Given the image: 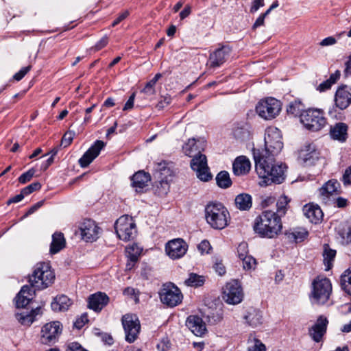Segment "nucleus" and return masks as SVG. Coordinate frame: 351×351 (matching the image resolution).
<instances>
[{
	"instance_id": "obj_34",
	"label": "nucleus",
	"mask_w": 351,
	"mask_h": 351,
	"mask_svg": "<svg viewBox=\"0 0 351 351\" xmlns=\"http://www.w3.org/2000/svg\"><path fill=\"white\" fill-rule=\"evenodd\" d=\"M65 239L61 232H55L52 236V242L50 246L51 254H56L65 246Z\"/></svg>"
},
{
	"instance_id": "obj_36",
	"label": "nucleus",
	"mask_w": 351,
	"mask_h": 351,
	"mask_svg": "<svg viewBox=\"0 0 351 351\" xmlns=\"http://www.w3.org/2000/svg\"><path fill=\"white\" fill-rule=\"evenodd\" d=\"M338 235L341 238V243L347 245L351 243V223H345L338 228Z\"/></svg>"
},
{
	"instance_id": "obj_25",
	"label": "nucleus",
	"mask_w": 351,
	"mask_h": 351,
	"mask_svg": "<svg viewBox=\"0 0 351 351\" xmlns=\"http://www.w3.org/2000/svg\"><path fill=\"white\" fill-rule=\"evenodd\" d=\"M303 213L312 223L317 224L322 222L324 213L318 205L308 204L303 207Z\"/></svg>"
},
{
	"instance_id": "obj_59",
	"label": "nucleus",
	"mask_w": 351,
	"mask_h": 351,
	"mask_svg": "<svg viewBox=\"0 0 351 351\" xmlns=\"http://www.w3.org/2000/svg\"><path fill=\"white\" fill-rule=\"evenodd\" d=\"M332 85L331 83L326 80V81L322 82L317 88V90L319 92H324L331 88Z\"/></svg>"
},
{
	"instance_id": "obj_21",
	"label": "nucleus",
	"mask_w": 351,
	"mask_h": 351,
	"mask_svg": "<svg viewBox=\"0 0 351 351\" xmlns=\"http://www.w3.org/2000/svg\"><path fill=\"white\" fill-rule=\"evenodd\" d=\"M328 321L326 317L320 315L315 324L309 329V335L315 341L319 342L327 328Z\"/></svg>"
},
{
	"instance_id": "obj_42",
	"label": "nucleus",
	"mask_w": 351,
	"mask_h": 351,
	"mask_svg": "<svg viewBox=\"0 0 351 351\" xmlns=\"http://www.w3.org/2000/svg\"><path fill=\"white\" fill-rule=\"evenodd\" d=\"M216 182L220 188L226 189L231 186L232 181L229 173L226 171H220L216 176Z\"/></svg>"
},
{
	"instance_id": "obj_30",
	"label": "nucleus",
	"mask_w": 351,
	"mask_h": 351,
	"mask_svg": "<svg viewBox=\"0 0 351 351\" xmlns=\"http://www.w3.org/2000/svg\"><path fill=\"white\" fill-rule=\"evenodd\" d=\"M347 131L348 125L346 123H338L331 127L330 134L333 139L343 142L348 136Z\"/></svg>"
},
{
	"instance_id": "obj_51",
	"label": "nucleus",
	"mask_w": 351,
	"mask_h": 351,
	"mask_svg": "<svg viewBox=\"0 0 351 351\" xmlns=\"http://www.w3.org/2000/svg\"><path fill=\"white\" fill-rule=\"evenodd\" d=\"M155 84L149 81L141 90L147 96H153L156 94Z\"/></svg>"
},
{
	"instance_id": "obj_19",
	"label": "nucleus",
	"mask_w": 351,
	"mask_h": 351,
	"mask_svg": "<svg viewBox=\"0 0 351 351\" xmlns=\"http://www.w3.org/2000/svg\"><path fill=\"white\" fill-rule=\"evenodd\" d=\"M335 103L341 110L347 108L351 104V88L347 86L339 87L335 95Z\"/></svg>"
},
{
	"instance_id": "obj_10",
	"label": "nucleus",
	"mask_w": 351,
	"mask_h": 351,
	"mask_svg": "<svg viewBox=\"0 0 351 351\" xmlns=\"http://www.w3.org/2000/svg\"><path fill=\"white\" fill-rule=\"evenodd\" d=\"M244 293L241 284L237 280L227 282L223 289V300L229 304H238L243 299Z\"/></svg>"
},
{
	"instance_id": "obj_39",
	"label": "nucleus",
	"mask_w": 351,
	"mask_h": 351,
	"mask_svg": "<svg viewBox=\"0 0 351 351\" xmlns=\"http://www.w3.org/2000/svg\"><path fill=\"white\" fill-rule=\"evenodd\" d=\"M336 255V251L332 249L328 248V247H324V250L323 253L324 257V264L325 265V270L328 271L332 267V263L334 261L335 257Z\"/></svg>"
},
{
	"instance_id": "obj_3",
	"label": "nucleus",
	"mask_w": 351,
	"mask_h": 351,
	"mask_svg": "<svg viewBox=\"0 0 351 351\" xmlns=\"http://www.w3.org/2000/svg\"><path fill=\"white\" fill-rule=\"evenodd\" d=\"M205 219L213 229L222 230L228 226L230 216L222 204L210 202L205 207Z\"/></svg>"
},
{
	"instance_id": "obj_38",
	"label": "nucleus",
	"mask_w": 351,
	"mask_h": 351,
	"mask_svg": "<svg viewBox=\"0 0 351 351\" xmlns=\"http://www.w3.org/2000/svg\"><path fill=\"white\" fill-rule=\"evenodd\" d=\"M289 202L290 199L287 196L283 195L279 197L276 203L277 210L275 213L280 219L285 215L288 210Z\"/></svg>"
},
{
	"instance_id": "obj_54",
	"label": "nucleus",
	"mask_w": 351,
	"mask_h": 351,
	"mask_svg": "<svg viewBox=\"0 0 351 351\" xmlns=\"http://www.w3.org/2000/svg\"><path fill=\"white\" fill-rule=\"evenodd\" d=\"M31 65L22 68L19 72L14 74V79L20 81L31 69Z\"/></svg>"
},
{
	"instance_id": "obj_55",
	"label": "nucleus",
	"mask_w": 351,
	"mask_h": 351,
	"mask_svg": "<svg viewBox=\"0 0 351 351\" xmlns=\"http://www.w3.org/2000/svg\"><path fill=\"white\" fill-rule=\"evenodd\" d=\"M264 5V0H254L252 2L250 12L251 13H255L259 10L260 8L263 7Z\"/></svg>"
},
{
	"instance_id": "obj_13",
	"label": "nucleus",
	"mask_w": 351,
	"mask_h": 351,
	"mask_svg": "<svg viewBox=\"0 0 351 351\" xmlns=\"http://www.w3.org/2000/svg\"><path fill=\"white\" fill-rule=\"evenodd\" d=\"M191 167L196 172L197 177L202 181L207 182L212 178L205 155L202 154L195 155L191 161Z\"/></svg>"
},
{
	"instance_id": "obj_31",
	"label": "nucleus",
	"mask_w": 351,
	"mask_h": 351,
	"mask_svg": "<svg viewBox=\"0 0 351 351\" xmlns=\"http://www.w3.org/2000/svg\"><path fill=\"white\" fill-rule=\"evenodd\" d=\"M40 307L32 309L30 313L23 312L16 314V318L22 325L29 326L34 321L35 316L40 314Z\"/></svg>"
},
{
	"instance_id": "obj_4",
	"label": "nucleus",
	"mask_w": 351,
	"mask_h": 351,
	"mask_svg": "<svg viewBox=\"0 0 351 351\" xmlns=\"http://www.w3.org/2000/svg\"><path fill=\"white\" fill-rule=\"evenodd\" d=\"M55 278L48 263H39L34 267L33 274L29 276V282L32 287L38 289H43L49 287Z\"/></svg>"
},
{
	"instance_id": "obj_11",
	"label": "nucleus",
	"mask_w": 351,
	"mask_h": 351,
	"mask_svg": "<svg viewBox=\"0 0 351 351\" xmlns=\"http://www.w3.org/2000/svg\"><path fill=\"white\" fill-rule=\"evenodd\" d=\"M159 295L161 302L170 307L178 305L183 298L180 290L173 283L163 285Z\"/></svg>"
},
{
	"instance_id": "obj_52",
	"label": "nucleus",
	"mask_w": 351,
	"mask_h": 351,
	"mask_svg": "<svg viewBox=\"0 0 351 351\" xmlns=\"http://www.w3.org/2000/svg\"><path fill=\"white\" fill-rule=\"evenodd\" d=\"M197 248L201 254H208L211 250V246L207 240H204L198 245Z\"/></svg>"
},
{
	"instance_id": "obj_58",
	"label": "nucleus",
	"mask_w": 351,
	"mask_h": 351,
	"mask_svg": "<svg viewBox=\"0 0 351 351\" xmlns=\"http://www.w3.org/2000/svg\"><path fill=\"white\" fill-rule=\"evenodd\" d=\"M135 99V93H132L129 97L128 100L125 103L123 110H131L134 106V102Z\"/></svg>"
},
{
	"instance_id": "obj_35",
	"label": "nucleus",
	"mask_w": 351,
	"mask_h": 351,
	"mask_svg": "<svg viewBox=\"0 0 351 351\" xmlns=\"http://www.w3.org/2000/svg\"><path fill=\"white\" fill-rule=\"evenodd\" d=\"M308 231L304 228H298L286 232L287 238L295 243L303 241L308 236Z\"/></svg>"
},
{
	"instance_id": "obj_47",
	"label": "nucleus",
	"mask_w": 351,
	"mask_h": 351,
	"mask_svg": "<svg viewBox=\"0 0 351 351\" xmlns=\"http://www.w3.org/2000/svg\"><path fill=\"white\" fill-rule=\"evenodd\" d=\"M41 188V184L38 182H33L26 187L23 188L21 191L25 195H27L34 191H38Z\"/></svg>"
},
{
	"instance_id": "obj_18",
	"label": "nucleus",
	"mask_w": 351,
	"mask_h": 351,
	"mask_svg": "<svg viewBox=\"0 0 351 351\" xmlns=\"http://www.w3.org/2000/svg\"><path fill=\"white\" fill-rule=\"evenodd\" d=\"M319 157V152L313 143L306 144L299 153V158L306 165H313Z\"/></svg>"
},
{
	"instance_id": "obj_64",
	"label": "nucleus",
	"mask_w": 351,
	"mask_h": 351,
	"mask_svg": "<svg viewBox=\"0 0 351 351\" xmlns=\"http://www.w3.org/2000/svg\"><path fill=\"white\" fill-rule=\"evenodd\" d=\"M344 75L348 77L351 75V54L348 57V60L345 63Z\"/></svg>"
},
{
	"instance_id": "obj_57",
	"label": "nucleus",
	"mask_w": 351,
	"mask_h": 351,
	"mask_svg": "<svg viewBox=\"0 0 351 351\" xmlns=\"http://www.w3.org/2000/svg\"><path fill=\"white\" fill-rule=\"evenodd\" d=\"M88 319L87 315L83 314L80 319H77L74 322V326L77 329H80L86 322H88Z\"/></svg>"
},
{
	"instance_id": "obj_63",
	"label": "nucleus",
	"mask_w": 351,
	"mask_h": 351,
	"mask_svg": "<svg viewBox=\"0 0 351 351\" xmlns=\"http://www.w3.org/2000/svg\"><path fill=\"white\" fill-rule=\"evenodd\" d=\"M335 43H336L335 38L332 36H329V37H327V38L323 39L320 43V45L330 46V45H332Z\"/></svg>"
},
{
	"instance_id": "obj_33",
	"label": "nucleus",
	"mask_w": 351,
	"mask_h": 351,
	"mask_svg": "<svg viewBox=\"0 0 351 351\" xmlns=\"http://www.w3.org/2000/svg\"><path fill=\"white\" fill-rule=\"evenodd\" d=\"M71 305V300L64 295L56 297L51 304V308L55 311H66Z\"/></svg>"
},
{
	"instance_id": "obj_20",
	"label": "nucleus",
	"mask_w": 351,
	"mask_h": 351,
	"mask_svg": "<svg viewBox=\"0 0 351 351\" xmlns=\"http://www.w3.org/2000/svg\"><path fill=\"white\" fill-rule=\"evenodd\" d=\"M340 184L336 180H330L323 185L319 190V194L322 201L327 204L330 197L339 193Z\"/></svg>"
},
{
	"instance_id": "obj_48",
	"label": "nucleus",
	"mask_w": 351,
	"mask_h": 351,
	"mask_svg": "<svg viewBox=\"0 0 351 351\" xmlns=\"http://www.w3.org/2000/svg\"><path fill=\"white\" fill-rule=\"evenodd\" d=\"M247 243L245 242L241 243L237 247V253L239 258L241 260L247 256L248 253Z\"/></svg>"
},
{
	"instance_id": "obj_45",
	"label": "nucleus",
	"mask_w": 351,
	"mask_h": 351,
	"mask_svg": "<svg viewBox=\"0 0 351 351\" xmlns=\"http://www.w3.org/2000/svg\"><path fill=\"white\" fill-rule=\"evenodd\" d=\"M128 256L132 263L137 261L141 250L137 245H132L127 248Z\"/></svg>"
},
{
	"instance_id": "obj_44",
	"label": "nucleus",
	"mask_w": 351,
	"mask_h": 351,
	"mask_svg": "<svg viewBox=\"0 0 351 351\" xmlns=\"http://www.w3.org/2000/svg\"><path fill=\"white\" fill-rule=\"evenodd\" d=\"M169 187V184L167 180H161L156 185V193L159 196H164L168 193Z\"/></svg>"
},
{
	"instance_id": "obj_60",
	"label": "nucleus",
	"mask_w": 351,
	"mask_h": 351,
	"mask_svg": "<svg viewBox=\"0 0 351 351\" xmlns=\"http://www.w3.org/2000/svg\"><path fill=\"white\" fill-rule=\"evenodd\" d=\"M24 197L25 195L23 193L22 191H21L19 194L12 197V198H10L7 202V204L10 205L12 203H18L21 202L24 198Z\"/></svg>"
},
{
	"instance_id": "obj_41",
	"label": "nucleus",
	"mask_w": 351,
	"mask_h": 351,
	"mask_svg": "<svg viewBox=\"0 0 351 351\" xmlns=\"http://www.w3.org/2000/svg\"><path fill=\"white\" fill-rule=\"evenodd\" d=\"M340 284L341 288L351 295V267L346 270L341 276Z\"/></svg>"
},
{
	"instance_id": "obj_61",
	"label": "nucleus",
	"mask_w": 351,
	"mask_h": 351,
	"mask_svg": "<svg viewBox=\"0 0 351 351\" xmlns=\"http://www.w3.org/2000/svg\"><path fill=\"white\" fill-rule=\"evenodd\" d=\"M171 101V99L169 97H165L162 100L160 101L157 104L156 108L159 110L163 109L165 107L170 104Z\"/></svg>"
},
{
	"instance_id": "obj_28",
	"label": "nucleus",
	"mask_w": 351,
	"mask_h": 351,
	"mask_svg": "<svg viewBox=\"0 0 351 351\" xmlns=\"http://www.w3.org/2000/svg\"><path fill=\"white\" fill-rule=\"evenodd\" d=\"M243 318L249 326L254 328L263 323L262 312L256 308H250Z\"/></svg>"
},
{
	"instance_id": "obj_14",
	"label": "nucleus",
	"mask_w": 351,
	"mask_h": 351,
	"mask_svg": "<svg viewBox=\"0 0 351 351\" xmlns=\"http://www.w3.org/2000/svg\"><path fill=\"white\" fill-rule=\"evenodd\" d=\"M62 332L59 322H52L43 326L41 330V342L43 344L54 343Z\"/></svg>"
},
{
	"instance_id": "obj_17",
	"label": "nucleus",
	"mask_w": 351,
	"mask_h": 351,
	"mask_svg": "<svg viewBox=\"0 0 351 351\" xmlns=\"http://www.w3.org/2000/svg\"><path fill=\"white\" fill-rule=\"evenodd\" d=\"M81 235L84 240L88 242L95 241L99 237V228L91 219H85L80 226Z\"/></svg>"
},
{
	"instance_id": "obj_2",
	"label": "nucleus",
	"mask_w": 351,
	"mask_h": 351,
	"mask_svg": "<svg viewBox=\"0 0 351 351\" xmlns=\"http://www.w3.org/2000/svg\"><path fill=\"white\" fill-rule=\"evenodd\" d=\"M254 230L261 237L274 238L282 230L281 219L272 210H267L258 215L254 221Z\"/></svg>"
},
{
	"instance_id": "obj_5",
	"label": "nucleus",
	"mask_w": 351,
	"mask_h": 351,
	"mask_svg": "<svg viewBox=\"0 0 351 351\" xmlns=\"http://www.w3.org/2000/svg\"><path fill=\"white\" fill-rule=\"evenodd\" d=\"M332 293V285L326 277L317 276L312 282V291L310 295L313 303L324 304L329 299Z\"/></svg>"
},
{
	"instance_id": "obj_15",
	"label": "nucleus",
	"mask_w": 351,
	"mask_h": 351,
	"mask_svg": "<svg viewBox=\"0 0 351 351\" xmlns=\"http://www.w3.org/2000/svg\"><path fill=\"white\" fill-rule=\"evenodd\" d=\"M188 245L182 239H174L169 241L165 245L167 255L172 259L182 257L186 252Z\"/></svg>"
},
{
	"instance_id": "obj_1",
	"label": "nucleus",
	"mask_w": 351,
	"mask_h": 351,
	"mask_svg": "<svg viewBox=\"0 0 351 351\" xmlns=\"http://www.w3.org/2000/svg\"><path fill=\"white\" fill-rule=\"evenodd\" d=\"M256 171L260 177L265 179L267 185L281 184L286 178L287 167L283 163H276L274 158L263 156L259 149L253 150Z\"/></svg>"
},
{
	"instance_id": "obj_7",
	"label": "nucleus",
	"mask_w": 351,
	"mask_h": 351,
	"mask_svg": "<svg viewBox=\"0 0 351 351\" xmlns=\"http://www.w3.org/2000/svg\"><path fill=\"white\" fill-rule=\"evenodd\" d=\"M300 122L307 130L315 132L326 125V119L322 110L308 109L301 114Z\"/></svg>"
},
{
	"instance_id": "obj_24",
	"label": "nucleus",
	"mask_w": 351,
	"mask_h": 351,
	"mask_svg": "<svg viewBox=\"0 0 351 351\" xmlns=\"http://www.w3.org/2000/svg\"><path fill=\"white\" fill-rule=\"evenodd\" d=\"M88 307L96 312H99L108 304L109 302L108 296L102 292H97L88 297Z\"/></svg>"
},
{
	"instance_id": "obj_40",
	"label": "nucleus",
	"mask_w": 351,
	"mask_h": 351,
	"mask_svg": "<svg viewBox=\"0 0 351 351\" xmlns=\"http://www.w3.org/2000/svg\"><path fill=\"white\" fill-rule=\"evenodd\" d=\"M304 108V106L300 101L295 100L289 104L287 111L289 114L300 117L301 114L305 111Z\"/></svg>"
},
{
	"instance_id": "obj_12",
	"label": "nucleus",
	"mask_w": 351,
	"mask_h": 351,
	"mask_svg": "<svg viewBox=\"0 0 351 351\" xmlns=\"http://www.w3.org/2000/svg\"><path fill=\"white\" fill-rule=\"evenodd\" d=\"M122 325L125 335V340L129 343L134 342L141 330L140 321L134 314H126L122 317Z\"/></svg>"
},
{
	"instance_id": "obj_23",
	"label": "nucleus",
	"mask_w": 351,
	"mask_h": 351,
	"mask_svg": "<svg viewBox=\"0 0 351 351\" xmlns=\"http://www.w3.org/2000/svg\"><path fill=\"white\" fill-rule=\"evenodd\" d=\"M186 326L195 335L198 337H202L206 332L205 322L197 315L188 317Z\"/></svg>"
},
{
	"instance_id": "obj_46",
	"label": "nucleus",
	"mask_w": 351,
	"mask_h": 351,
	"mask_svg": "<svg viewBox=\"0 0 351 351\" xmlns=\"http://www.w3.org/2000/svg\"><path fill=\"white\" fill-rule=\"evenodd\" d=\"M243 261V267L245 270H251L255 268L256 265V261L254 258L251 256H247V257L241 259Z\"/></svg>"
},
{
	"instance_id": "obj_43",
	"label": "nucleus",
	"mask_w": 351,
	"mask_h": 351,
	"mask_svg": "<svg viewBox=\"0 0 351 351\" xmlns=\"http://www.w3.org/2000/svg\"><path fill=\"white\" fill-rule=\"evenodd\" d=\"M204 278L202 276L194 273L189 274L188 278L184 280V285L188 287H200L204 283Z\"/></svg>"
},
{
	"instance_id": "obj_6",
	"label": "nucleus",
	"mask_w": 351,
	"mask_h": 351,
	"mask_svg": "<svg viewBox=\"0 0 351 351\" xmlns=\"http://www.w3.org/2000/svg\"><path fill=\"white\" fill-rule=\"evenodd\" d=\"M265 149L261 153L263 156H270L274 158L278 155L283 147L280 131L275 127H269L265 134Z\"/></svg>"
},
{
	"instance_id": "obj_9",
	"label": "nucleus",
	"mask_w": 351,
	"mask_h": 351,
	"mask_svg": "<svg viewBox=\"0 0 351 351\" xmlns=\"http://www.w3.org/2000/svg\"><path fill=\"white\" fill-rule=\"evenodd\" d=\"M280 110V101L274 97L260 101L256 107L257 114L265 120L274 119L278 115Z\"/></svg>"
},
{
	"instance_id": "obj_56",
	"label": "nucleus",
	"mask_w": 351,
	"mask_h": 351,
	"mask_svg": "<svg viewBox=\"0 0 351 351\" xmlns=\"http://www.w3.org/2000/svg\"><path fill=\"white\" fill-rule=\"evenodd\" d=\"M265 346L261 343L259 340L256 339L254 341V344L248 348L247 351H265Z\"/></svg>"
},
{
	"instance_id": "obj_50",
	"label": "nucleus",
	"mask_w": 351,
	"mask_h": 351,
	"mask_svg": "<svg viewBox=\"0 0 351 351\" xmlns=\"http://www.w3.org/2000/svg\"><path fill=\"white\" fill-rule=\"evenodd\" d=\"M74 135V132L71 131L66 132L62 138L61 145H62L64 147H68L71 143Z\"/></svg>"
},
{
	"instance_id": "obj_32",
	"label": "nucleus",
	"mask_w": 351,
	"mask_h": 351,
	"mask_svg": "<svg viewBox=\"0 0 351 351\" xmlns=\"http://www.w3.org/2000/svg\"><path fill=\"white\" fill-rule=\"evenodd\" d=\"M234 204L240 210H248L252 206V196L247 193H241L236 196Z\"/></svg>"
},
{
	"instance_id": "obj_22",
	"label": "nucleus",
	"mask_w": 351,
	"mask_h": 351,
	"mask_svg": "<svg viewBox=\"0 0 351 351\" xmlns=\"http://www.w3.org/2000/svg\"><path fill=\"white\" fill-rule=\"evenodd\" d=\"M230 53V49L228 47L223 46L210 54L209 65L210 67H219L223 64Z\"/></svg>"
},
{
	"instance_id": "obj_8",
	"label": "nucleus",
	"mask_w": 351,
	"mask_h": 351,
	"mask_svg": "<svg viewBox=\"0 0 351 351\" xmlns=\"http://www.w3.org/2000/svg\"><path fill=\"white\" fill-rule=\"evenodd\" d=\"M114 228L117 237L125 241L133 239L136 234V223L128 215L120 217L115 222Z\"/></svg>"
},
{
	"instance_id": "obj_49",
	"label": "nucleus",
	"mask_w": 351,
	"mask_h": 351,
	"mask_svg": "<svg viewBox=\"0 0 351 351\" xmlns=\"http://www.w3.org/2000/svg\"><path fill=\"white\" fill-rule=\"evenodd\" d=\"M35 173L34 169H30L27 171L23 173L19 178V182L21 184H25L31 180Z\"/></svg>"
},
{
	"instance_id": "obj_26",
	"label": "nucleus",
	"mask_w": 351,
	"mask_h": 351,
	"mask_svg": "<svg viewBox=\"0 0 351 351\" xmlns=\"http://www.w3.org/2000/svg\"><path fill=\"white\" fill-rule=\"evenodd\" d=\"M151 177L149 173L139 171L132 177V186L136 192H142L148 186Z\"/></svg>"
},
{
	"instance_id": "obj_37",
	"label": "nucleus",
	"mask_w": 351,
	"mask_h": 351,
	"mask_svg": "<svg viewBox=\"0 0 351 351\" xmlns=\"http://www.w3.org/2000/svg\"><path fill=\"white\" fill-rule=\"evenodd\" d=\"M202 149H203L202 147ZM182 149L184 153L190 157H192L194 154H199L201 152V148L199 145H197L195 138H190L189 141L183 145Z\"/></svg>"
},
{
	"instance_id": "obj_16",
	"label": "nucleus",
	"mask_w": 351,
	"mask_h": 351,
	"mask_svg": "<svg viewBox=\"0 0 351 351\" xmlns=\"http://www.w3.org/2000/svg\"><path fill=\"white\" fill-rule=\"evenodd\" d=\"M104 146L105 143L102 141H96L79 159V164L81 167L84 168L88 167L93 160L99 156L101 150L104 147Z\"/></svg>"
},
{
	"instance_id": "obj_62",
	"label": "nucleus",
	"mask_w": 351,
	"mask_h": 351,
	"mask_svg": "<svg viewBox=\"0 0 351 351\" xmlns=\"http://www.w3.org/2000/svg\"><path fill=\"white\" fill-rule=\"evenodd\" d=\"M343 182L344 184H351V166L346 170L343 176Z\"/></svg>"
},
{
	"instance_id": "obj_27",
	"label": "nucleus",
	"mask_w": 351,
	"mask_h": 351,
	"mask_svg": "<svg viewBox=\"0 0 351 351\" xmlns=\"http://www.w3.org/2000/svg\"><path fill=\"white\" fill-rule=\"evenodd\" d=\"M250 167V160L243 156L237 157L232 165L233 172L236 176H243L247 173Z\"/></svg>"
},
{
	"instance_id": "obj_53",
	"label": "nucleus",
	"mask_w": 351,
	"mask_h": 351,
	"mask_svg": "<svg viewBox=\"0 0 351 351\" xmlns=\"http://www.w3.org/2000/svg\"><path fill=\"white\" fill-rule=\"evenodd\" d=\"M213 268L219 276H223L226 274V267L221 261L217 260Z\"/></svg>"
},
{
	"instance_id": "obj_29",
	"label": "nucleus",
	"mask_w": 351,
	"mask_h": 351,
	"mask_svg": "<svg viewBox=\"0 0 351 351\" xmlns=\"http://www.w3.org/2000/svg\"><path fill=\"white\" fill-rule=\"evenodd\" d=\"M32 298V289L28 285H24L16 297L17 308L26 306Z\"/></svg>"
}]
</instances>
